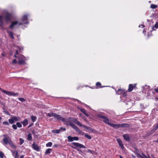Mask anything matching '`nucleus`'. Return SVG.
I'll return each mask as SVG.
<instances>
[{
  "instance_id": "obj_1",
  "label": "nucleus",
  "mask_w": 158,
  "mask_h": 158,
  "mask_svg": "<svg viewBox=\"0 0 158 158\" xmlns=\"http://www.w3.org/2000/svg\"><path fill=\"white\" fill-rule=\"evenodd\" d=\"M70 126L72 127L74 129L76 130V131L79 134H81L82 135H84L85 134L84 132H82L81 131L78 127L74 124H70Z\"/></svg>"
},
{
  "instance_id": "obj_2",
  "label": "nucleus",
  "mask_w": 158,
  "mask_h": 158,
  "mask_svg": "<svg viewBox=\"0 0 158 158\" xmlns=\"http://www.w3.org/2000/svg\"><path fill=\"white\" fill-rule=\"evenodd\" d=\"M47 115L49 117L53 116L57 120H59L60 119V117H61L60 115L54 113H48L47 114Z\"/></svg>"
},
{
  "instance_id": "obj_3",
  "label": "nucleus",
  "mask_w": 158,
  "mask_h": 158,
  "mask_svg": "<svg viewBox=\"0 0 158 158\" xmlns=\"http://www.w3.org/2000/svg\"><path fill=\"white\" fill-rule=\"evenodd\" d=\"M69 119L70 120V121H71V122H73L78 126L82 127V125L80 123L79 121H77V119L72 117H69Z\"/></svg>"
},
{
  "instance_id": "obj_4",
  "label": "nucleus",
  "mask_w": 158,
  "mask_h": 158,
  "mask_svg": "<svg viewBox=\"0 0 158 158\" xmlns=\"http://www.w3.org/2000/svg\"><path fill=\"white\" fill-rule=\"evenodd\" d=\"M20 119V118L16 116H12L9 119L8 121L10 124H13L15 121H18Z\"/></svg>"
},
{
  "instance_id": "obj_5",
  "label": "nucleus",
  "mask_w": 158,
  "mask_h": 158,
  "mask_svg": "<svg viewBox=\"0 0 158 158\" xmlns=\"http://www.w3.org/2000/svg\"><path fill=\"white\" fill-rule=\"evenodd\" d=\"M59 120H61L63 122L66 123V125L67 126L69 125V126H70V124H73L71 122V121H70V120L69 119V118L66 119L62 117L61 116L60 117V119Z\"/></svg>"
},
{
  "instance_id": "obj_6",
  "label": "nucleus",
  "mask_w": 158,
  "mask_h": 158,
  "mask_svg": "<svg viewBox=\"0 0 158 158\" xmlns=\"http://www.w3.org/2000/svg\"><path fill=\"white\" fill-rule=\"evenodd\" d=\"M11 15L10 14L8 13H6V14L4 16V18L5 19V20L6 22H8L10 21L11 19Z\"/></svg>"
},
{
  "instance_id": "obj_7",
  "label": "nucleus",
  "mask_w": 158,
  "mask_h": 158,
  "mask_svg": "<svg viewBox=\"0 0 158 158\" xmlns=\"http://www.w3.org/2000/svg\"><path fill=\"white\" fill-rule=\"evenodd\" d=\"M98 116L103 119V121L105 123L108 124L109 125V124L110 123L109 122V119L106 116L104 115H102L101 114H99Z\"/></svg>"
},
{
  "instance_id": "obj_8",
  "label": "nucleus",
  "mask_w": 158,
  "mask_h": 158,
  "mask_svg": "<svg viewBox=\"0 0 158 158\" xmlns=\"http://www.w3.org/2000/svg\"><path fill=\"white\" fill-rule=\"evenodd\" d=\"M24 56H19L18 59L19 60L18 63L19 64H24L25 63V62L24 60Z\"/></svg>"
},
{
  "instance_id": "obj_9",
  "label": "nucleus",
  "mask_w": 158,
  "mask_h": 158,
  "mask_svg": "<svg viewBox=\"0 0 158 158\" xmlns=\"http://www.w3.org/2000/svg\"><path fill=\"white\" fill-rule=\"evenodd\" d=\"M22 125L21 124V123H20V122H17L16 123V125L15 124H13L12 125V127L14 129V130H16L17 128V127L19 128H20L22 127Z\"/></svg>"
},
{
  "instance_id": "obj_10",
  "label": "nucleus",
  "mask_w": 158,
  "mask_h": 158,
  "mask_svg": "<svg viewBox=\"0 0 158 158\" xmlns=\"http://www.w3.org/2000/svg\"><path fill=\"white\" fill-rule=\"evenodd\" d=\"M76 147H78L79 148H86V147L84 145L78 143L73 142L72 143Z\"/></svg>"
},
{
  "instance_id": "obj_11",
  "label": "nucleus",
  "mask_w": 158,
  "mask_h": 158,
  "mask_svg": "<svg viewBox=\"0 0 158 158\" xmlns=\"http://www.w3.org/2000/svg\"><path fill=\"white\" fill-rule=\"evenodd\" d=\"M5 137L3 138V141L4 143L5 144H7L8 143H9L11 141V140L10 139H9V138L6 137V135H3Z\"/></svg>"
},
{
  "instance_id": "obj_12",
  "label": "nucleus",
  "mask_w": 158,
  "mask_h": 158,
  "mask_svg": "<svg viewBox=\"0 0 158 158\" xmlns=\"http://www.w3.org/2000/svg\"><path fill=\"white\" fill-rule=\"evenodd\" d=\"M32 147L35 150L37 151H39L40 149V148L39 146L36 144L35 142H34L33 144H32Z\"/></svg>"
},
{
  "instance_id": "obj_13",
  "label": "nucleus",
  "mask_w": 158,
  "mask_h": 158,
  "mask_svg": "<svg viewBox=\"0 0 158 158\" xmlns=\"http://www.w3.org/2000/svg\"><path fill=\"white\" fill-rule=\"evenodd\" d=\"M82 127H83L84 128H85L86 129L89 130V131L90 132H93L94 133H95L96 132V131L95 130H93L92 128L89 127H88L84 125H82Z\"/></svg>"
},
{
  "instance_id": "obj_14",
  "label": "nucleus",
  "mask_w": 158,
  "mask_h": 158,
  "mask_svg": "<svg viewBox=\"0 0 158 158\" xmlns=\"http://www.w3.org/2000/svg\"><path fill=\"white\" fill-rule=\"evenodd\" d=\"M68 140L69 142H72L73 140H78V138L77 137H72L71 136H68L67 137Z\"/></svg>"
},
{
  "instance_id": "obj_15",
  "label": "nucleus",
  "mask_w": 158,
  "mask_h": 158,
  "mask_svg": "<svg viewBox=\"0 0 158 158\" xmlns=\"http://www.w3.org/2000/svg\"><path fill=\"white\" fill-rule=\"evenodd\" d=\"M27 16L26 15H24L22 18V21L24 22V24H27L29 22L27 21Z\"/></svg>"
},
{
  "instance_id": "obj_16",
  "label": "nucleus",
  "mask_w": 158,
  "mask_h": 158,
  "mask_svg": "<svg viewBox=\"0 0 158 158\" xmlns=\"http://www.w3.org/2000/svg\"><path fill=\"white\" fill-rule=\"evenodd\" d=\"M109 125L115 129H117L120 127V124H114L110 123L109 124Z\"/></svg>"
},
{
  "instance_id": "obj_17",
  "label": "nucleus",
  "mask_w": 158,
  "mask_h": 158,
  "mask_svg": "<svg viewBox=\"0 0 158 158\" xmlns=\"http://www.w3.org/2000/svg\"><path fill=\"white\" fill-rule=\"evenodd\" d=\"M116 140L118 143L119 146L122 149H123L124 148V147L123 146V144L121 140L120 139L118 138Z\"/></svg>"
},
{
  "instance_id": "obj_18",
  "label": "nucleus",
  "mask_w": 158,
  "mask_h": 158,
  "mask_svg": "<svg viewBox=\"0 0 158 158\" xmlns=\"http://www.w3.org/2000/svg\"><path fill=\"white\" fill-rule=\"evenodd\" d=\"M123 137L124 139L127 141H129L130 140V138L129 136L127 134H125L123 135Z\"/></svg>"
},
{
  "instance_id": "obj_19",
  "label": "nucleus",
  "mask_w": 158,
  "mask_h": 158,
  "mask_svg": "<svg viewBox=\"0 0 158 158\" xmlns=\"http://www.w3.org/2000/svg\"><path fill=\"white\" fill-rule=\"evenodd\" d=\"M18 23L17 21H13L12 22V24L10 26L9 28H13L14 25H16Z\"/></svg>"
},
{
  "instance_id": "obj_20",
  "label": "nucleus",
  "mask_w": 158,
  "mask_h": 158,
  "mask_svg": "<svg viewBox=\"0 0 158 158\" xmlns=\"http://www.w3.org/2000/svg\"><path fill=\"white\" fill-rule=\"evenodd\" d=\"M120 127H129V125L127 123H122L120 124Z\"/></svg>"
},
{
  "instance_id": "obj_21",
  "label": "nucleus",
  "mask_w": 158,
  "mask_h": 158,
  "mask_svg": "<svg viewBox=\"0 0 158 158\" xmlns=\"http://www.w3.org/2000/svg\"><path fill=\"white\" fill-rule=\"evenodd\" d=\"M28 122L27 119H25L23 122H21V123L23 124L24 126L27 125Z\"/></svg>"
},
{
  "instance_id": "obj_22",
  "label": "nucleus",
  "mask_w": 158,
  "mask_h": 158,
  "mask_svg": "<svg viewBox=\"0 0 158 158\" xmlns=\"http://www.w3.org/2000/svg\"><path fill=\"white\" fill-rule=\"evenodd\" d=\"M0 89L1 90L3 93H5V94L10 95V94L11 91H6L2 89Z\"/></svg>"
},
{
  "instance_id": "obj_23",
  "label": "nucleus",
  "mask_w": 158,
  "mask_h": 158,
  "mask_svg": "<svg viewBox=\"0 0 158 158\" xmlns=\"http://www.w3.org/2000/svg\"><path fill=\"white\" fill-rule=\"evenodd\" d=\"M134 86L132 84H130L129 86L128 91L129 92L131 91L133 89Z\"/></svg>"
},
{
  "instance_id": "obj_24",
  "label": "nucleus",
  "mask_w": 158,
  "mask_h": 158,
  "mask_svg": "<svg viewBox=\"0 0 158 158\" xmlns=\"http://www.w3.org/2000/svg\"><path fill=\"white\" fill-rule=\"evenodd\" d=\"M81 111L86 116H89V115L87 113L84 109H81Z\"/></svg>"
},
{
  "instance_id": "obj_25",
  "label": "nucleus",
  "mask_w": 158,
  "mask_h": 158,
  "mask_svg": "<svg viewBox=\"0 0 158 158\" xmlns=\"http://www.w3.org/2000/svg\"><path fill=\"white\" fill-rule=\"evenodd\" d=\"M158 28V23H156L155 25L154 26H153L152 27L153 30L155 31L156 29Z\"/></svg>"
},
{
  "instance_id": "obj_26",
  "label": "nucleus",
  "mask_w": 158,
  "mask_h": 158,
  "mask_svg": "<svg viewBox=\"0 0 158 158\" xmlns=\"http://www.w3.org/2000/svg\"><path fill=\"white\" fill-rule=\"evenodd\" d=\"M9 144L11 147L13 148L14 149H15L16 148V147L13 144L11 140L9 143Z\"/></svg>"
},
{
  "instance_id": "obj_27",
  "label": "nucleus",
  "mask_w": 158,
  "mask_h": 158,
  "mask_svg": "<svg viewBox=\"0 0 158 158\" xmlns=\"http://www.w3.org/2000/svg\"><path fill=\"white\" fill-rule=\"evenodd\" d=\"M52 151V149L50 148H48L46 150L45 152V155H46L50 153Z\"/></svg>"
},
{
  "instance_id": "obj_28",
  "label": "nucleus",
  "mask_w": 158,
  "mask_h": 158,
  "mask_svg": "<svg viewBox=\"0 0 158 158\" xmlns=\"http://www.w3.org/2000/svg\"><path fill=\"white\" fill-rule=\"evenodd\" d=\"M8 32L10 37L12 39H14V36H13V32L12 31H8Z\"/></svg>"
},
{
  "instance_id": "obj_29",
  "label": "nucleus",
  "mask_w": 158,
  "mask_h": 158,
  "mask_svg": "<svg viewBox=\"0 0 158 158\" xmlns=\"http://www.w3.org/2000/svg\"><path fill=\"white\" fill-rule=\"evenodd\" d=\"M27 139L29 141H31L32 139V136L31 134L29 133L28 134L27 137Z\"/></svg>"
},
{
  "instance_id": "obj_30",
  "label": "nucleus",
  "mask_w": 158,
  "mask_h": 158,
  "mask_svg": "<svg viewBox=\"0 0 158 158\" xmlns=\"http://www.w3.org/2000/svg\"><path fill=\"white\" fill-rule=\"evenodd\" d=\"M157 129L155 127L150 131V134H152L154 133Z\"/></svg>"
},
{
  "instance_id": "obj_31",
  "label": "nucleus",
  "mask_w": 158,
  "mask_h": 158,
  "mask_svg": "<svg viewBox=\"0 0 158 158\" xmlns=\"http://www.w3.org/2000/svg\"><path fill=\"white\" fill-rule=\"evenodd\" d=\"M19 94L18 93H15L13 92H11L10 95H13L14 96H17L19 95Z\"/></svg>"
},
{
  "instance_id": "obj_32",
  "label": "nucleus",
  "mask_w": 158,
  "mask_h": 158,
  "mask_svg": "<svg viewBox=\"0 0 158 158\" xmlns=\"http://www.w3.org/2000/svg\"><path fill=\"white\" fill-rule=\"evenodd\" d=\"M52 131L54 133L58 134L60 132V130H59V129L55 130H52Z\"/></svg>"
},
{
  "instance_id": "obj_33",
  "label": "nucleus",
  "mask_w": 158,
  "mask_h": 158,
  "mask_svg": "<svg viewBox=\"0 0 158 158\" xmlns=\"http://www.w3.org/2000/svg\"><path fill=\"white\" fill-rule=\"evenodd\" d=\"M19 141H20V143H19V144L20 145H22L24 142V140L22 138H20Z\"/></svg>"
},
{
  "instance_id": "obj_34",
  "label": "nucleus",
  "mask_w": 158,
  "mask_h": 158,
  "mask_svg": "<svg viewBox=\"0 0 158 158\" xmlns=\"http://www.w3.org/2000/svg\"><path fill=\"white\" fill-rule=\"evenodd\" d=\"M157 6L156 5L152 4L151 5V7L152 9H155L157 8Z\"/></svg>"
},
{
  "instance_id": "obj_35",
  "label": "nucleus",
  "mask_w": 158,
  "mask_h": 158,
  "mask_svg": "<svg viewBox=\"0 0 158 158\" xmlns=\"http://www.w3.org/2000/svg\"><path fill=\"white\" fill-rule=\"evenodd\" d=\"M52 143L51 142H49L46 144V146L47 147H51L52 146Z\"/></svg>"
},
{
  "instance_id": "obj_36",
  "label": "nucleus",
  "mask_w": 158,
  "mask_h": 158,
  "mask_svg": "<svg viewBox=\"0 0 158 158\" xmlns=\"http://www.w3.org/2000/svg\"><path fill=\"white\" fill-rule=\"evenodd\" d=\"M85 137L88 138L89 139H91V136L87 135V134H85Z\"/></svg>"
},
{
  "instance_id": "obj_37",
  "label": "nucleus",
  "mask_w": 158,
  "mask_h": 158,
  "mask_svg": "<svg viewBox=\"0 0 158 158\" xmlns=\"http://www.w3.org/2000/svg\"><path fill=\"white\" fill-rule=\"evenodd\" d=\"M31 119L33 122H34L36 118L35 116H32L31 117Z\"/></svg>"
},
{
  "instance_id": "obj_38",
  "label": "nucleus",
  "mask_w": 158,
  "mask_h": 158,
  "mask_svg": "<svg viewBox=\"0 0 158 158\" xmlns=\"http://www.w3.org/2000/svg\"><path fill=\"white\" fill-rule=\"evenodd\" d=\"M135 153L137 155V157L140 158H143V156L137 152H135Z\"/></svg>"
},
{
  "instance_id": "obj_39",
  "label": "nucleus",
  "mask_w": 158,
  "mask_h": 158,
  "mask_svg": "<svg viewBox=\"0 0 158 158\" xmlns=\"http://www.w3.org/2000/svg\"><path fill=\"white\" fill-rule=\"evenodd\" d=\"M15 158H19L18 156V153L17 151H16V153L15 155Z\"/></svg>"
},
{
  "instance_id": "obj_40",
  "label": "nucleus",
  "mask_w": 158,
  "mask_h": 158,
  "mask_svg": "<svg viewBox=\"0 0 158 158\" xmlns=\"http://www.w3.org/2000/svg\"><path fill=\"white\" fill-rule=\"evenodd\" d=\"M19 100L22 102H24L25 101V100L23 98H19Z\"/></svg>"
},
{
  "instance_id": "obj_41",
  "label": "nucleus",
  "mask_w": 158,
  "mask_h": 158,
  "mask_svg": "<svg viewBox=\"0 0 158 158\" xmlns=\"http://www.w3.org/2000/svg\"><path fill=\"white\" fill-rule=\"evenodd\" d=\"M0 157L1 158H3L4 157V154L1 152H0Z\"/></svg>"
},
{
  "instance_id": "obj_42",
  "label": "nucleus",
  "mask_w": 158,
  "mask_h": 158,
  "mask_svg": "<svg viewBox=\"0 0 158 158\" xmlns=\"http://www.w3.org/2000/svg\"><path fill=\"white\" fill-rule=\"evenodd\" d=\"M3 124H6L7 125H9V123L7 121H4L3 122Z\"/></svg>"
},
{
  "instance_id": "obj_43",
  "label": "nucleus",
  "mask_w": 158,
  "mask_h": 158,
  "mask_svg": "<svg viewBox=\"0 0 158 158\" xmlns=\"http://www.w3.org/2000/svg\"><path fill=\"white\" fill-rule=\"evenodd\" d=\"M3 20L1 21H0V26L1 27H3Z\"/></svg>"
},
{
  "instance_id": "obj_44",
  "label": "nucleus",
  "mask_w": 158,
  "mask_h": 158,
  "mask_svg": "<svg viewBox=\"0 0 158 158\" xmlns=\"http://www.w3.org/2000/svg\"><path fill=\"white\" fill-rule=\"evenodd\" d=\"M59 130H60V131L61 130L64 131L66 130V129L65 128L63 127H60V129Z\"/></svg>"
},
{
  "instance_id": "obj_45",
  "label": "nucleus",
  "mask_w": 158,
  "mask_h": 158,
  "mask_svg": "<svg viewBox=\"0 0 158 158\" xmlns=\"http://www.w3.org/2000/svg\"><path fill=\"white\" fill-rule=\"evenodd\" d=\"M12 63L13 64H16L17 63V60L16 59H14L13 60Z\"/></svg>"
},
{
  "instance_id": "obj_46",
  "label": "nucleus",
  "mask_w": 158,
  "mask_h": 158,
  "mask_svg": "<svg viewBox=\"0 0 158 158\" xmlns=\"http://www.w3.org/2000/svg\"><path fill=\"white\" fill-rule=\"evenodd\" d=\"M71 147H72V148L75 149H77V151H80V149H77V148L76 147H74L73 146H71Z\"/></svg>"
},
{
  "instance_id": "obj_47",
  "label": "nucleus",
  "mask_w": 158,
  "mask_h": 158,
  "mask_svg": "<svg viewBox=\"0 0 158 158\" xmlns=\"http://www.w3.org/2000/svg\"><path fill=\"white\" fill-rule=\"evenodd\" d=\"M101 85V84L99 82H98L96 83V85L98 86H100Z\"/></svg>"
},
{
  "instance_id": "obj_48",
  "label": "nucleus",
  "mask_w": 158,
  "mask_h": 158,
  "mask_svg": "<svg viewBox=\"0 0 158 158\" xmlns=\"http://www.w3.org/2000/svg\"><path fill=\"white\" fill-rule=\"evenodd\" d=\"M87 152H89L90 153H91L92 154V153H93V151L91 150L90 149H88V150H87Z\"/></svg>"
},
{
  "instance_id": "obj_49",
  "label": "nucleus",
  "mask_w": 158,
  "mask_h": 158,
  "mask_svg": "<svg viewBox=\"0 0 158 158\" xmlns=\"http://www.w3.org/2000/svg\"><path fill=\"white\" fill-rule=\"evenodd\" d=\"M154 91L156 92V93H158V88H157L156 89H154Z\"/></svg>"
},
{
  "instance_id": "obj_50",
  "label": "nucleus",
  "mask_w": 158,
  "mask_h": 158,
  "mask_svg": "<svg viewBox=\"0 0 158 158\" xmlns=\"http://www.w3.org/2000/svg\"><path fill=\"white\" fill-rule=\"evenodd\" d=\"M3 20L2 17L0 16V21H1Z\"/></svg>"
},
{
  "instance_id": "obj_51",
  "label": "nucleus",
  "mask_w": 158,
  "mask_h": 158,
  "mask_svg": "<svg viewBox=\"0 0 158 158\" xmlns=\"http://www.w3.org/2000/svg\"><path fill=\"white\" fill-rule=\"evenodd\" d=\"M23 24H24V22H23V23H19V25H23Z\"/></svg>"
},
{
  "instance_id": "obj_52",
  "label": "nucleus",
  "mask_w": 158,
  "mask_h": 158,
  "mask_svg": "<svg viewBox=\"0 0 158 158\" xmlns=\"http://www.w3.org/2000/svg\"><path fill=\"white\" fill-rule=\"evenodd\" d=\"M15 54H16V55H18V50H16V51Z\"/></svg>"
},
{
  "instance_id": "obj_53",
  "label": "nucleus",
  "mask_w": 158,
  "mask_h": 158,
  "mask_svg": "<svg viewBox=\"0 0 158 158\" xmlns=\"http://www.w3.org/2000/svg\"><path fill=\"white\" fill-rule=\"evenodd\" d=\"M24 155H21L20 157V158H23L24 157Z\"/></svg>"
},
{
  "instance_id": "obj_54",
  "label": "nucleus",
  "mask_w": 158,
  "mask_h": 158,
  "mask_svg": "<svg viewBox=\"0 0 158 158\" xmlns=\"http://www.w3.org/2000/svg\"><path fill=\"white\" fill-rule=\"evenodd\" d=\"M126 95H127V94H126V93H124L123 94V95L124 96H126Z\"/></svg>"
},
{
  "instance_id": "obj_55",
  "label": "nucleus",
  "mask_w": 158,
  "mask_h": 158,
  "mask_svg": "<svg viewBox=\"0 0 158 158\" xmlns=\"http://www.w3.org/2000/svg\"><path fill=\"white\" fill-rule=\"evenodd\" d=\"M157 129L158 128V123L155 126Z\"/></svg>"
},
{
  "instance_id": "obj_56",
  "label": "nucleus",
  "mask_w": 158,
  "mask_h": 158,
  "mask_svg": "<svg viewBox=\"0 0 158 158\" xmlns=\"http://www.w3.org/2000/svg\"><path fill=\"white\" fill-rule=\"evenodd\" d=\"M16 151H13L12 152V153H13V155H14V154L15 153H16Z\"/></svg>"
},
{
  "instance_id": "obj_57",
  "label": "nucleus",
  "mask_w": 158,
  "mask_h": 158,
  "mask_svg": "<svg viewBox=\"0 0 158 158\" xmlns=\"http://www.w3.org/2000/svg\"><path fill=\"white\" fill-rule=\"evenodd\" d=\"M135 149L136 150V151L135 152H139L138 150L136 148H135Z\"/></svg>"
},
{
  "instance_id": "obj_58",
  "label": "nucleus",
  "mask_w": 158,
  "mask_h": 158,
  "mask_svg": "<svg viewBox=\"0 0 158 158\" xmlns=\"http://www.w3.org/2000/svg\"><path fill=\"white\" fill-rule=\"evenodd\" d=\"M54 146L56 147H58V145L56 144H55L54 145Z\"/></svg>"
},
{
  "instance_id": "obj_59",
  "label": "nucleus",
  "mask_w": 158,
  "mask_h": 158,
  "mask_svg": "<svg viewBox=\"0 0 158 158\" xmlns=\"http://www.w3.org/2000/svg\"><path fill=\"white\" fill-rule=\"evenodd\" d=\"M14 57H15V58H18V57L17 56H16V54H15L14 55Z\"/></svg>"
},
{
  "instance_id": "obj_60",
  "label": "nucleus",
  "mask_w": 158,
  "mask_h": 158,
  "mask_svg": "<svg viewBox=\"0 0 158 158\" xmlns=\"http://www.w3.org/2000/svg\"><path fill=\"white\" fill-rule=\"evenodd\" d=\"M132 157H133V158H135V156L132 155Z\"/></svg>"
},
{
  "instance_id": "obj_61",
  "label": "nucleus",
  "mask_w": 158,
  "mask_h": 158,
  "mask_svg": "<svg viewBox=\"0 0 158 158\" xmlns=\"http://www.w3.org/2000/svg\"><path fill=\"white\" fill-rule=\"evenodd\" d=\"M119 157L120 158H123V157L121 155H119Z\"/></svg>"
},
{
  "instance_id": "obj_62",
  "label": "nucleus",
  "mask_w": 158,
  "mask_h": 158,
  "mask_svg": "<svg viewBox=\"0 0 158 158\" xmlns=\"http://www.w3.org/2000/svg\"><path fill=\"white\" fill-rule=\"evenodd\" d=\"M31 126V124H30L29 126H28V127H30Z\"/></svg>"
},
{
  "instance_id": "obj_63",
  "label": "nucleus",
  "mask_w": 158,
  "mask_h": 158,
  "mask_svg": "<svg viewBox=\"0 0 158 158\" xmlns=\"http://www.w3.org/2000/svg\"><path fill=\"white\" fill-rule=\"evenodd\" d=\"M0 103L1 104H2H2H3V103H2V102H1L0 100Z\"/></svg>"
},
{
  "instance_id": "obj_64",
  "label": "nucleus",
  "mask_w": 158,
  "mask_h": 158,
  "mask_svg": "<svg viewBox=\"0 0 158 158\" xmlns=\"http://www.w3.org/2000/svg\"><path fill=\"white\" fill-rule=\"evenodd\" d=\"M156 142L158 143V138H157V140L156 141Z\"/></svg>"
}]
</instances>
